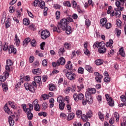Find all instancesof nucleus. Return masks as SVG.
Returning a JSON list of instances; mask_svg holds the SVG:
<instances>
[{
  "label": "nucleus",
  "mask_w": 126,
  "mask_h": 126,
  "mask_svg": "<svg viewBox=\"0 0 126 126\" xmlns=\"http://www.w3.org/2000/svg\"><path fill=\"white\" fill-rule=\"evenodd\" d=\"M114 117L116 118V121L119 122L120 121V115L117 112L114 113Z\"/></svg>",
  "instance_id": "de8ad7c7"
},
{
  "label": "nucleus",
  "mask_w": 126,
  "mask_h": 126,
  "mask_svg": "<svg viewBox=\"0 0 126 126\" xmlns=\"http://www.w3.org/2000/svg\"><path fill=\"white\" fill-rule=\"evenodd\" d=\"M94 75L95 76V80L97 83H101L102 82V79H103V75L99 73V72H94Z\"/></svg>",
  "instance_id": "423d86ee"
},
{
  "label": "nucleus",
  "mask_w": 126,
  "mask_h": 126,
  "mask_svg": "<svg viewBox=\"0 0 126 126\" xmlns=\"http://www.w3.org/2000/svg\"><path fill=\"white\" fill-rule=\"evenodd\" d=\"M8 51L9 52V54H14L15 55L16 54V48H14V46L10 45L9 48H8Z\"/></svg>",
  "instance_id": "f8f14e48"
},
{
  "label": "nucleus",
  "mask_w": 126,
  "mask_h": 126,
  "mask_svg": "<svg viewBox=\"0 0 126 126\" xmlns=\"http://www.w3.org/2000/svg\"><path fill=\"white\" fill-rule=\"evenodd\" d=\"M65 67L69 70H72V64H71V62L68 61L66 64L65 65Z\"/></svg>",
  "instance_id": "6ab92c4d"
},
{
  "label": "nucleus",
  "mask_w": 126,
  "mask_h": 126,
  "mask_svg": "<svg viewBox=\"0 0 126 126\" xmlns=\"http://www.w3.org/2000/svg\"><path fill=\"white\" fill-rule=\"evenodd\" d=\"M106 50H107L105 47H102L101 48L98 49V52L100 53V54H105Z\"/></svg>",
  "instance_id": "a19ab883"
},
{
  "label": "nucleus",
  "mask_w": 126,
  "mask_h": 126,
  "mask_svg": "<svg viewBox=\"0 0 126 126\" xmlns=\"http://www.w3.org/2000/svg\"><path fill=\"white\" fill-rule=\"evenodd\" d=\"M6 65H9V66H12L13 65V63H12V61L8 59L6 61Z\"/></svg>",
  "instance_id": "49530a36"
},
{
  "label": "nucleus",
  "mask_w": 126,
  "mask_h": 126,
  "mask_svg": "<svg viewBox=\"0 0 126 126\" xmlns=\"http://www.w3.org/2000/svg\"><path fill=\"white\" fill-rule=\"evenodd\" d=\"M82 104L83 106H85L87 102L89 105H91L93 103V98H92V96L88 94H86V99L83 98L82 100Z\"/></svg>",
  "instance_id": "f03ea898"
},
{
  "label": "nucleus",
  "mask_w": 126,
  "mask_h": 126,
  "mask_svg": "<svg viewBox=\"0 0 126 126\" xmlns=\"http://www.w3.org/2000/svg\"><path fill=\"white\" fill-rule=\"evenodd\" d=\"M8 45L6 44L5 42H1V41H0V52H1V51H8Z\"/></svg>",
  "instance_id": "9d476101"
},
{
  "label": "nucleus",
  "mask_w": 126,
  "mask_h": 126,
  "mask_svg": "<svg viewBox=\"0 0 126 126\" xmlns=\"http://www.w3.org/2000/svg\"><path fill=\"white\" fill-rule=\"evenodd\" d=\"M29 108H27V105L26 104H23L22 107L23 110L25 113H27V112H32L33 111V105L30 103L28 104Z\"/></svg>",
  "instance_id": "0eeeda50"
},
{
  "label": "nucleus",
  "mask_w": 126,
  "mask_h": 126,
  "mask_svg": "<svg viewBox=\"0 0 126 126\" xmlns=\"http://www.w3.org/2000/svg\"><path fill=\"white\" fill-rule=\"evenodd\" d=\"M98 116L99 119L101 120L102 122H104V114H103L102 112L99 111L98 113Z\"/></svg>",
  "instance_id": "473e14b6"
},
{
  "label": "nucleus",
  "mask_w": 126,
  "mask_h": 126,
  "mask_svg": "<svg viewBox=\"0 0 126 126\" xmlns=\"http://www.w3.org/2000/svg\"><path fill=\"white\" fill-rule=\"evenodd\" d=\"M8 104L9 105L12 109H14V110H15L16 108H17L16 104L14 101H8Z\"/></svg>",
  "instance_id": "aec40b11"
},
{
  "label": "nucleus",
  "mask_w": 126,
  "mask_h": 126,
  "mask_svg": "<svg viewBox=\"0 0 126 126\" xmlns=\"http://www.w3.org/2000/svg\"><path fill=\"white\" fill-rule=\"evenodd\" d=\"M85 24L88 27H89V26H90V25H91V21H90V20H89V19H86Z\"/></svg>",
  "instance_id": "603ef678"
},
{
  "label": "nucleus",
  "mask_w": 126,
  "mask_h": 126,
  "mask_svg": "<svg viewBox=\"0 0 126 126\" xmlns=\"http://www.w3.org/2000/svg\"><path fill=\"white\" fill-rule=\"evenodd\" d=\"M65 51L64 50V47H62L59 50V54L61 55V54H63Z\"/></svg>",
  "instance_id": "bf43d9fd"
},
{
  "label": "nucleus",
  "mask_w": 126,
  "mask_h": 126,
  "mask_svg": "<svg viewBox=\"0 0 126 126\" xmlns=\"http://www.w3.org/2000/svg\"><path fill=\"white\" fill-rule=\"evenodd\" d=\"M34 109L36 112H40V105L37 104L34 106Z\"/></svg>",
  "instance_id": "4d7b16f0"
},
{
  "label": "nucleus",
  "mask_w": 126,
  "mask_h": 126,
  "mask_svg": "<svg viewBox=\"0 0 126 126\" xmlns=\"http://www.w3.org/2000/svg\"><path fill=\"white\" fill-rule=\"evenodd\" d=\"M63 5H65V6H68V7H70V6H71V4H70L69 1H66V2H64Z\"/></svg>",
  "instance_id": "13d9d810"
},
{
  "label": "nucleus",
  "mask_w": 126,
  "mask_h": 126,
  "mask_svg": "<svg viewBox=\"0 0 126 126\" xmlns=\"http://www.w3.org/2000/svg\"><path fill=\"white\" fill-rule=\"evenodd\" d=\"M63 31H65V33L67 34V35H69V34H71L72 31L71 30V27L70 26H67L65 27V30H62Z\"/></svg>",
  "instance_id": "2eb2a0df"
},
{
  "label": "nucleus",
  "mask_w": 126,
  "mask_h": 126,
  "mask_svg": "<svg viewBox=\"0 0 126 126\" xmlns=\"http://www.w3.org/2000/svg\"><path fill=\"white\" fill-rule=\"evenodd\" d=\"M41 98L43 100H48L49 96L47 94H43L41 95Z\"/></svg>",
  "instance_id": "8fccbe9b"
},
{
  "label": "nucleus",
  "mask_w": 126,
  "mask_h": 126,
  "mask_svg": "<svg viewBox=\"0 0 126 126\" xmlns=\"http://www.w3.org/2000/svg\"><path fill=\"white\" fill-rule=\"evenodd\" d=\"M107 19L106 18H102L100 19V24H102V27L105 26L106 25V23H107Z\"/></svg>",
  "instance_id": "72a5a7b5"
},
{
  "label": "nucleus",
  "mask_w": 126,
  "mask_h": 126,
  "mask_svg": "<svg viewBox=\"0 0 126 126\" xmlns=\"http://www.w3.org/2000/svg\"><path fill=\"white\" fill-rule=\"evenodd\" d=\"M39 117H41L43 116V117H47V113L46 112H41L38 113Z\"/></svg>",
  "instance_id": "5fc2aeb1"
},
{
  "label": "nucleus",
  "mask_w": 126,
  "mask_h": 126,
  "mask_svg": "<svg viewBox=\"0 0 126 126\" xmlns=\"http://www.w3.org/2000/svg\"><path fill=\"white\" fill-rule=\"evenodd\" d=\"M4 111L5 113L7 114L8 115H11L12 114V111L9 109V107H8V105H7V103L5 104L3 107Z\"/></svg>",
  "instance_id": "ddd939ff"
},
{
  "label": "nucleus",
  "mask_w": 126,
  "mask_h": 126,
  "mask_svg": "<svg viewBox=\"0 0 126 126\" xmlns=\"http://www.w3.org/2000/svg\"><path fill=\"white\" fill-rule=\"evenodd\" d=\"M84 53L85 55H86V56H88V55H90V51L87 48V49H84Z\"/></svg>",
  "instance_id": "680f3d73"
},
{
  "label": "nucleus",
  "mask_w": 126,
  "mask_h": 126,
  "mask_svg": "<svg viewBox=\"0 0 126 126\" xmlns=\"http://www.w3.org/2000/svg\"><path fill=\"white\" fill-rule=\"evenodd\" d=\"M114 53H115V50L111 49L110 51V52L108 53V56L112 57V56H113V55H114Z\"/></svg>",
  "instance_id": "e2e57ef3"
},
{
  "label": "nucleus",
  "mask_w": 126,
  "mask_h": 126,
  "mask_svg": "<svg viewBox=\"0 0 126 126\" xmlns=\"http://www.w3.org/2000/svg\"><path fill=\"white\" fill-rule=\"evenodd\" d=\"M30 43L31 44L32 47H36V45H37L36 40H35V39H32Z\"/></svg>",
  "instance_id": "6e6d98bb"
},
{
  "label": "nucleus",
  "mask_w": 126,
  "mask_h": 126,
  "mask_svg": "<svg viewBox=\"0 0 126 126\" xmlns=\"http://www.w3.org/2000/svg\"><path fill=\"white\" fill-rule=\"evenodd\" d=\"M47 108H48V103L46 102H43L42 105V110H43V111H45V110H47Z\"/></svg>",
  "instance_id": "79ce46f5"
},
{
  "label": "nucleus",
  "mask_w": 126,
  "mask_h": 126,
  "mask_svg": "<svg viewBox=\"0 0 126 126\" xmlns=\"http://www.w3.org/2000/svg\"><path fill=\"white\" fill-rule=\"evenodd\" d=\"M70 22H73L72 18L68 17L66 18H63L58 22L57 27L61 28L62 30H65V27L69 24Z\"/></svg>",
  "instance_id": "f257e3e1"
},
{
  "label": "nucleus",
  "mask_w": 126,
  "mask_h": 126,
  "mask_svg": "<svg viewBox=\"0 0 126 126\" xmlns=\"http://www.w3.org/2000/svg\"><path fill=\"white\" fill-rule=\"evenodd\" d=\"M120 98L122 102L126 103V96L125 95H121Z\"/></svg>",
  "instance_id": "69168bd1"
},
{
  "label": "nucleus",
  "mask_w": 126,
  "mask_h": 126,
  "mask_svg": "<svg viewBox=\"0 0 126 126\" xmlns=\"http://www.w3.org/2000/svg\"><path fill=\"white\" fill-rule=\"evenodd\" d=\"M116 24L118 27H121L122 26V21L118 19L116 20Z\"/></svg>",
  "instance_id": "864d4df0"
},
{
  "label": "nucleus",
  "mask_w": 126,
  "mask_h": 126,
  "mask_svg": "<svg viewBox=\"0 0 126 126\" xmlns=\"http://www.w3.org/2000/svg\"><path fill=\"white\" fill-rule=\"evenodd\" d=\"M14 41L17 47H19V46H20V39H19L18 35H17V34L15 35Z\"/></svg>",
  "instance_id": "dca6fc26"
},
{
  "label": "nucleus",
  "mask_w": 126,
  "mask_h": 126,
  "mask_svg": "<svg viewBox=\"0 0 126 126\" xmlns=\"http://www.w3.org/2000/svg\"><path fill=\"white\" fill-rule=\"evenodd\" d=\"M119 54L121 55L122 57H125L126 53H125V51H124V47H121L120 48L119 51Z\"/></svg>",
  "instance_id": "cd10ccee"
},
{
  "label": "nucleus",
  "mask_w": 126,
  "mask_h": 126,
  "mask_svg": "<svg viewBox=\"0 0 126 126\" xmlns=\"http://www.w3.org/2000/svg\"><path fill=\"white\" fill-rule=\"evenodd\" d=\"M73 98L75 102H78L79 100L80 101H82V100H83V99L84 98V94H83L82 93H79L78 94H74Z\"/></svg>",
  "instance_id": "20e7f679"
},
{
  "label": "nucleus",
  "mask_w": 126,
  "mask_h": 126,
  "mask_svg": "<svg viewBox=\"0 0 126 126\" xmlns=\"http://www.w3.org/2000/svg\"><path fill=\"white\" fill-rule=\"evenodd\" d=\"M14 118H15V116L14 115L9 116L8 118V122L10 126H14V120H13V119H14Z\"/></svg>",
  "instance_id": "4468645a"
},
{
  "label": "nucleus",
  "mask_w": 126,
  "mask_h": 126,
  "mask_svg": "<svg viewBox=\"0 0 126 126\" xmlns=\"http://www.w3.org/2000/svg\"><path fill=\"white\" fill-rule=\"evenodd\" d=\"M46 4L45 3V1L40 0L38 3V6L40 7L42 9H44L45 7Z\"/></svg>",
  "instance_id": "393cba45"
},
{
  "label": "nucleus",
  "mask_w": 126,
  "mask_h": 126,
  "mask_svg": "<svg viewBox=\"0 0 126 126\" xmlns=\"http://www.w3.org/2000/svg\"><path fill=\"white\" fill-rule=\"evenodd\" d=\"M27 117H28V119L29 121H31L33 119V114L32 113L31 111H27Z\"/></svg>",
  "instance_id": "a878e982"
},
{
  "label": "nucleus",
  "mask_w": 126,
  "mask_h": 126,
  "mask_svg": "<svg viewBox=\"0 0 126 126\" xmlns=\"http://www.w3.org/2000/svg\"><path fill=\"white\" fill-rule=\"evenodd\" d=\"M77 11L79 13H83V11L80 8V6H77Z\"/></svg>",
  "instance_id": "338daca9"
},
{
  "label": "nucleus",
  "mask_w": 126,
  "mask_h": 126,
  "mask_svg": "<svg viewBox=\"0 0 126 126\" xmlns=\"http://www.w3.org/2000/svg\"><path fill=\"white\" fill-rule=\"evenodd\" d=\"M74 116L75 115L74 113H69L67 118V121H71V120L74 118Z\"/></svg>",
  "instance_id": "2f4dec72"
},
{
  "label": "nucleus",
  "mask_w": 126,
  "mask_h": 126,
  "mask_svg": "<svg viewBox=\"0 0 126 126\" xmlns=\"http://www.w3.org/2000/svg\"><path fill=\"white\" fill-rule=\"evenodd\" d=\"M64 64H65V59L63 57H61L57 62H53L52 63L53 67H57V66H60V65H64Z\"/></svg>",
  "instance_id": "7ed1b4c3"
},
{
  "label": "nucleus",
  "mask_w": 126,
  "mask_h": 126,
  "mask_svg": "<svg viewBox=\"0 0 126 126\" xmlns=\"http://www.w3.org/2000/svg\"><path fill=\"white\" fill-rule=\"evenodd\" d=\"M23 23L24 25L27 26L30 24V20H29V19L25 18L23 19Z\"/></svg>",
  "instance_id": "c756f323"
},
{
  "label": "nucleus",
  "mask_w": 126,
  "mask_h": 126,
  "mask_svg": "<svg viewBox=\"0 0 126 126\" xmlns=\"http://www.w3.org/2000/svg\"><path fill=\"white\" fill-rule=\"evenodd\" d=\"M81 119L83 121V122H86L87 121H88V117L85 114H83L81 117Z\"/></svg>",
  "instance_id": "37998d69"
},
{
  "label": "nucleus",
  "mask_w": 126,
  "mask_h": 126,
  "mask_svg": "<svg viewBox=\"0 0 126 126\" xmlns=\"http://www.w3.org/2000/svg\"><path fill=\"white\" fill-rule=\"evenodd\" d=\"M42 64L43 66H48V60L44 59L42 62Z\"/></svg>",
  "instance_id": "09e8293b"
},
{
  "label": "nucleus",
  "mask_w": 126,
  "mask_h": 126,
  "mask_svg": "<svg viewBox=\"0 0 126 126\" xmlns=\"http://www.w3.org/2000/svg\"><path fill=\"white\" fill-rule=\"evenodd\" d=\"M32 72L33 74H36L37 75H39V74H41L42 71H41L40 68H37V69H33L32 70Z\"/></svg>",
  "instance_id": "4be33fe9"
},
{
  "label": "nucleus",
  "mask_w": 126,
  "mask_h": 126,
  "mask_svg": "<svg viewBox=\"0 0 126 126\" xmlns=\"http://www.w3.org/2000/svg\"><path fill=\"white\" fill-rule=\"evenodd\" d=\"M78 72L81 74H83L84 73V69L81 67H79Z\"/></svg>",
  "instance_id": "3c124183"
},
{
  "label": "nucleus",
  "mask_w": 126,
  "mask_h": 126,
  "mask_svg": "<svg viewBox=\"0 0 126 126\" xmlns=\"http://www.w3.org/2000/svg\"><path fill=\"white\" fill-rule=\"evenodd\" d=\"M85 68L87 70V71H89V72L92 73L93 72V68L89 65H87L85 66Z\"/></svg>",
  "instance_id": "b1692460"
},
{
  "label": "nucleus",
  "mask_w": 126,
  "mask_h": 126,
  "mask_svg": "<svg viewBox=\"0 0 126 126\" xmlns=\"http://www.w3.org/2000/svg\"><path fill=\"white\" fill-rule=\"evenodd\" d=\"M96 93V89L94 88H89L88 92H87L86 94H89L90 96H91V94H95Z\"/></svg>",
  "instance_id": "a211bd4d"
},
{
  "label": "nucleus",
  "mask_w": 126,
  "mask_h": 126,
  "mask_svg": "<svg viewBox=\"0 0 126 126\" xmlns=\"http://www.w3.org/2000/svg\"><path fill=\"white\" fill-rule=\"evenodd\" d=\"M108 104L110 106V107H114L115 106V102L112 98H111L108 100Z\"/></svg>",
  "instance_id": "e433bc0d"
},
{
  "label": "nucleus",
  "mask_w": 126,
  "mask_h": 126,
  "mask_svg": "<svg viewBox=\"0 0 126 126\" xmlns=\"http://www.w3.org/2000/svg\"><path fill=\"white\" fill-rule=\"evenodd\" d=\"M93 115V113H92V111L89 110L87 112L86 116L87 117H88L89 119H91L92 117V115Z\"/></svg>",
  "instance_id": "ea45409f"
},
{
  "label": "nucleus",
  "mask_w": 126,
  "mask_h": 126,
  "mask_svg": "<svg viewBox=\"0 0 126 126\" xmlns=\"http://www.w3.org/2000/svg\"><path fill=\"white\" fill-rule=\"evenodd\" d=\"M93 47L94 49H96V48H97V49H101L105 47V43H104V41L100 42L96 41L94 43Z\"/></svg>",
  "instance_id": "1a4fd4ad"
},
{
  "label": "nucleus",
  "mask_w": 126,
  "mask_h": 126,
  "mask_svg": "<svg viewBox=\"0 0 126 126\" xmlns=\"http://www.w3.org/2000/svg\"><path fill=\"white\" fill-rule=\"evenodd\" d=\"M95 63L96 65H101V64H103V61L101 59L96 60L95 61Z\"/></svg>",
  "instance_id": "4c0bfd02"
},
{
  "label": "nucleus",
  "mask_w": 126,
  "mask_h": 126,
  "mask_svg": "<svg viewBox=\"0 0 126 126\" xmlns=\"http://www.w3.org/2000/svg\"><path fill=\"white\" fill-rule=\"evenodd\" d=\"M9 27H10V23L9 22V21H6L5 28L7 29V28H9Z\"/></svg>",
  "instance_id": "0e129e2a"
},
{
  "label": "nucleus",
  "mask_w": 126,
  "mask_h": 126,
  "mask_svg": "<svg viewBox=\"0 0 126 126\" xmlns=\"http://www.w3.org/2000/svg\"><path fill=\"white\" fill-rule=\"evenodd\" d=\"M53 32H57L58 33H61L62 31L61 30V28L55 26L53 28Z\"/></svg>",
  "instance_id": "7c9ffc66"
},
{
  "label": "nucleus",
  "mask_w": 126,
  "mask_h": 126,
  "mask_svg": "<svg viewBox=\"0 0 126 126\" xmlns=\"http://www.w3.org/2000/svg\"><path fill=\"white\" fill-rule=\"evenodd\" d=\"M65 106V103L64 102H62L59 103V109L61 111H63L64 110V107Z\"/></svg>",
  "instance_id": "f704fd0d"
},
{
  "label": "nucleus",
  "mask_w": 126,
  "mask_h": 126,
  "mask_svg": "<svg viewBox=\"0 0 126 126\" xmlns=\"http://www.w3.org/2000/svg\"><path fill=\"white\" fill-rule=\"evenodd\" d=\"M24 86L26 90H29V91L32 93H34V92H35V88H34V86L32 84H30L28 83H25L24 84Z\"/></svg>",
  "instance_id": "39448f33"
},
{
  "label": "nucleus",
  "mask_w": 126,
  "mask_h": 126,
  "mask_svg": "<svg viewBox=\"0 0 126 126\" xmlns=\"http://www.w3.org/2000/svg\"><path fill=\"white\" fill-rule=\"evenodd\" d=\"M66 108L68 112H69V113H70L71 112V105L67 103L66 104Z\"/></svg>",
  "instance_id": "052dcab7"
},
{
  "label": "nucleus",
  "mask_w": 126,
  "mask_h": 126,
  "mask_svg": "<svg viewBox=\"0 0 126 126\" xmlns=\"http://www.w3.org/2000/svg\"><path fill=\"white\" fill-rule=\"evenodd\" d=\"M57 102L59 103L64 102V99L63 96H59L57 98Z\"/></svg>",
  "instance_id": "58836bf2"
},
{
  "label": "nucleus",
  "mask_w": 126,
  "mask_h": 126,
  "mask_svg": "<svg viewBox=\"0 0 126 126\" xmlns=\"http://www.w3.org/2000/svg\"><path fill=\"white\" fill-rule=\"evenodd\" d=\"M34 79V81L36 82V83H38V84H41V83H42V77H41V76H36L34 77L33 78Z\"/></svg>",
  "instance_id": "f3484780"
},
{
  "label": "nucleus",
  "mask_w": 126,
  "mask_h": 126,
  "mask_svg": "<svg viewBox=\"0 0 126 126\" xmlns=\"http://www.w3.org/2000/svg\"><path fill=\"white\" fill-rule=\"evenodd\" d=\"M0 85H2V87L3 89V91L4 92H6V91L8 89V88L7 87V83H4L2 84V82L0 81Z\"/></svg>",
  "instance_id": "5701e85b"
},
{
  "label": "nucleus",
  "mask_w": 126,
  "mask_h": 126,
  "mask_svg": "<svg viewBox=\"0 0 126 126\" xmlns=\"http://www.w3.org/2000/svg\"><path fill=\"white\" fill-rule=\"evenodd\" d=\"M111 27H112V24H111L110 23H107L105 25V28H106V29H110Z\"/></svg>",
  "instance_id": "774afa93"
},
{
  "label": "nucleus",
  "mask_w": 126,
  "mask_h": 126,
  "mask_svg": "<svg viewBox=\"0 0 126 126\" xmlns=\"http://www.w3.org/2000/svg\"><path fill=\"white\" fill-rule=\"evenodd\" d=\"M29 28L30 29H31V30H32L33 31H35L36 30V26H35V25L32 24L29 25Z\"/></svg>",
  "instance_id": "c03bdc74"
},
{
  "label": "nucleus",
  "mask_w": 126,
  "mask_h": 126,
  "mask_svg": "<svg viewBox=\"0 0 126 126\" xmlns=\"http://www.w3.org/2000/svg\"><path fill=\"white\" fill-rule=\"evenodd\" d=\"M116 0V2L115 3V4L116 5V6L118 7V9H120V10L122 11L123 9L124 8V7H122V6H121V2H120V1L119 0Z\"/></svg>",
  "instance_id": "bb28decb"
},
{
  "label": "nucleus",
  "mask_w": 126,
  "mask_h": 126,
  "mask_svg": "<svg viewBox=\"0 0 126 126\" xmlns=\"http://www.w3.org/2000/svg\"><path fill=\"white\" fill-rule=\"evenodd\" d=\"M50 32L47 30H45L41 32V37L43 40H46L47 38H49L50 37Z\"/></svg>",
  "instance_id": "6e6552de"
},
{
  "label": "nucleus",
  "mask_w": 126,
  "mask_h": 126,
  "mask_svg": "<svg viewBox=\"0 0 126 126\" xmlns=\"http://www.w3.org/2000/svg\"><path fill=\"white\" fill-rule=\"evenodd\" d=\"M64 47L65 49H67V50H70L71 49V44L70 43L65 42L64 44Z\"/></svg>",
  "instance_id": "c9c22d12"
},
{
  "label": "nucleus",
  "mask_w": 126,
  "mask_h": 126,
  "mask_svg": "<svg viewBox=\"0 0 126 126\" xmlns=\"http://www.w3.org/2000/svg\"><path fill=\"white\" fill-rule=\"evenodd\" d=\"M66 76L69 80H74L75 77H76V75L74 73H72V72L70 71L67 72L66 74Z\"/></svg>",
  "instance_id": "9b49d317"
},
{
  "label": "nucleus",
  "mask_w": 126,
  "mask_h": 126,
  "mask_svg": "<svg viewBox=\"0 0 126 126\" xmlns=\"http://www.w3.org/2000/svg\"><path fill=\"white\" fill-rule=\"evenodd\" d=\"M76 114L77 116V118H81V116H82V111L80 110H78L76 111Z\"/></svg>",
  "instance_id": "a18cd8bd"
},
{
  "label": "nucleus",
  "mask_w": 126,
  "mask_h": 126,
  "mask_svg": "<svg viewBox=\"0 0 126 126\" xmlns=\"http://www.w3.org/2000/svg\"><path fill=\"white\" fill-rule=\"evenodd\" d=\"M49 89L50 91H55L56 90V86L54 84L49 85Z\"/></svg>",
  "instance_id": "c85d7f7f"
},
{
  "label": "nucleus",
  "mask_w": 126,
  "mask_h": 126,
  "mask_svg": "<svg viewBox=\"0 0 126 126\" xmlns=\"http://www.w3.org/2000/svg\"><path fill=\"white\" fill-rule=\"evenodd\" d=\"M31 42V39L29 37H27L24 39V40L23 42V45L24 47H26L27 45H28V43H30Z\"/></svg>",
  "instance_id": "412c9836"
}]
</instances>
